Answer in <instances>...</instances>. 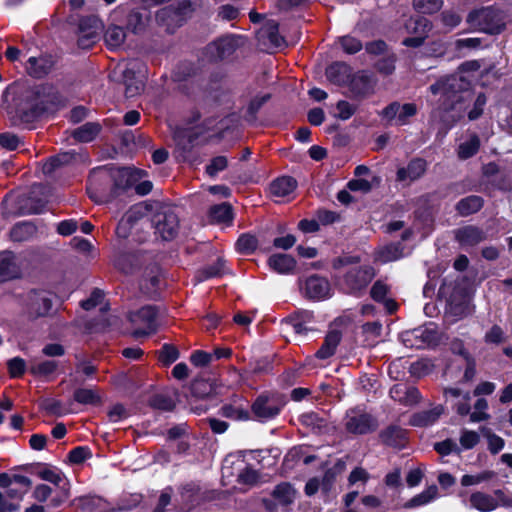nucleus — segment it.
<instances>
[{
    "label": "nucleus",
    "mask_w": 512,
    "mask_h": 512,
    "mask_svg": "<svg viewBox=\"0 0 512 512\" xmlns=\"http://www.w3.org/2000/svg\"><path fill=\"white\" fill-rule=\"evenodd\" d=\"M143 170L135 168L100 167L90 175L87 192L97 203L110 202L128 192L134 187L140 196L149 194L153 188L151 181L144 180Z\"/></svg>",
    "instance_id": "nucleus-1"
},
{
    "label": "nucleus",
    "mask_w": 512,
    "mask_h": 512,
    "mask_svg": "<svg viewBox=\"0 0 512 512\" xmlns=\"http://www.w3.org/2000/svg\"><path fill=\"white\" fill-rule=\"evenodd\" d=\"M433 95H440L439 108L444 112H455L460 119L473 99L471 83L462 75H450L439 79L429 87Z\"/></svg>",
    "instance_id": "nucleus-2"
},
{
    "label": "nucleus",
    "mask_w": 512,
    "mask_h": 512,
    "mask_svg": "<svg viewBox=\"0 0 512 512\" xmlns=\"http://www.w3.org/2000/svg\"><path fill=\"white\" fill-rule=\"evenodd\" d=\"M60 103V96L47 86L21 88L14 99L16 115L24 122L53 112Z\"/></svg>",
    "instance_id": "nucleus-3"
},
{
    "label": "nucleus",
    "mask_w": 512,
    "mask_h": 512,
    "mask_svg": "<svg viewBox=\"0 0 512 512\" xmlns=\"http://www.w3.org/2000/svg\"><path fill=\"white\" fill-rule=\"evenodd\" d=\"M468 24L487 34H499L505 28L501 12L492 7H484L470 12L467 16Z\"/></svg>",
    "instance_id": "nucleus-4"
},
{
    "label": "nucleus",
    "mask_w": 512,
    "mask_h": 512,
    "mask_svg": "<svg viewBox=\"0 0 512 512\" xmlns=\"http://www.w3.org/2000/svg\"><path fill=\"white\" fill-rule=\"evenodd\" d=\"M193 11L194 7L191 1L184 0L177 7L166 6L159 9L156 13V21L168 33H173L178 27L183 25Z\"/></svg>",
    "instance_id": "nucleus-5"
},
{
    "label": "nucleus",
    "mask_w": 512,
    "mask_h": 512,
    "mask_svg": "<svg viewBox=\"0 0 512 512\" xmlns=\"http://www.w3.org/2000/svg\"><path fill=\"white\" fill-rule=\"evenodd\" d=\"M286 401L279 393H263L252 404V412L259 421H268L277 417Z\"/></svg>",
    "instance_id": "nucleus-6"
},
{
    "label": "nucleus",
    "mask_w": 512,
    "mask_h": 512,
    "mask_svg": "<svg viewBox=\"0 0 512 512\" xmlns=\"http://www.w3.org/2000/svg\"><path fill=\"white\" fill-rule=\"evenodd\" d=\"M245 44V37L230 34L223 36L206 47L208 57L213 61H221L232 56Z\"/></svg>",
    "instance_id": "nucleus-7"
},
{
    "label": "nucleus",
    "mask_w": 512,
    "mask_h": 512,
    "mask_svg": "<svg viewBox=\"0 0 512 512\" xmlns=\"http://www.w3.org/2000/svg\"><path fill=\"white\" fill-rule=\"evenodd\" d=\"M344 427L348 433L362 435L377 429V420L360 408L350 409L344 417Z\"/></svg>",
    "instance_id": "nucleus-8"
},
{
    "label": "nucleus",
    "mask_w": 512,
    "mask_h": 512,
    "mask_svg": "<svg viewBox=\"0 0 512 512\" xmlns=\"http://www.w3.org/2000/svg\"><path fill=\"white\" fill-rule=\"evenodd\" d=\"M145 65L139 60H130L127 62L122 75L125 84V96L127 98L135 97L140 94L144 88Z\"/></svg>",
    "instance_id": "nucleus-9"
},
{
    "label": "nucleus",
    "mask_w": 512,
    "mask_h": 512,
    "mask_svg": "<svg viewBox=\"0 0 512 512\" xmlns=\"http://www.w3.org/2000/svg\"><path fill=\"white\" fill-rule=\"evenodd\" d=\"M25 312L31 319L47 316L52 308V295L48 291L33 290L25 298Z\"/></svg>",
    "instance_id": "nucleus-10"
},
{
    "label": "nucleus",
    "mask_w": 512,
    "mask_h": 512,
    "mask_svg": "<svg viewBox=\"0 0 512 512\" xmlns=\"http://www.w3.org/2000/svg\"><path fill=\"white\" fill-rule=\"evenodd\" d=\"M103 24L97 16L83 17L78 25L77 44L81 49H89L100 39Z\"/></svg>",
    "instance_id": "nucleus-11"
},
{
    "label": "nucleus",
    "mask_w": 512,
    "mask_h": 512,
    "mask_svg": "<svg viewBox=\"0 0 512 512\" xmlns=\"http://www.w3.org/2000/svg\"><path fill=\"white\" fill-rule=\"evenodd\" d=\"M404 28L408 34L413 36L405 38L402 44L407 47L417 48L424 43L432 28V24L427 18L423 16H416L410 17L405 22Z\"/></svg>",
    "instance_id": "nucleus-12"
},
{
    "label": "nucleus",
    "mask_w": 512,
    "mask_h": 512,
    "mask_svg": "<svg viewBox=\"0 0 512 512\" xmlns=\"http://www.w3.org/2000/svg\"><path fill=\"white\" fill-rule=\"evenodd\" d=\"M157 310L153 306H145L137 312L131 314V322L139 326L136 328L132 335L136 338L146 336L156 332L157 330Z\"/></svg>",
    "instance_id": "nucleus-13"
},
{
    "label": "nucleus",
    "mask_w": 512,
    "mask_h": 512,
    "mask_svg": "<svg viewBox=\"0 0 512 512\" xmlns=\"http://www.w3.org/2000/svg\"><path fill=\"white\" fill-rule=\"evenodd\" d=\"M417 113V106L414 103L400 104L392 102L386 106L379 115L389 124L394 123L398 126H404L409 123V119Z\"/></svg>",
    "instance_id": "nucleus-14"
},
{
    "label": "nucleus",
    "mask_w": 512,
    "mask_h": 512,
    "mask_svg": "<svg viewBox=\"0 0 512 512\" xmlns=\"http://www.w3.org/2000/svg\"><path fill=\"white\" fill-rule=\"evenodd\" d=\"M374 276V269L370 266L355 267L346 273L344 283L351 293H356L365 289Z\"/></svg>",
    "instance_id": "nucleus-15"
},
{
    "label": "nucleus",
    "mask_w": 512,
    "mask_h": 512,
    "mask_svg": "<svg viewBox=\"0 0 512 512\" xmlns=\"http://www.w3.org/2000/svg\"><path fill=\"white\" fill-rule=\"evenodd\" d=\"M179 230V219L173 211L164 212L156 216L155 233L163 240H172Z\"/></svg>",
    "instance_id": "nucleus-16"
},
{
    "label": "nucleus",
    "mask_w": 512,
    "mask_h": 512,
    "mask_svg": "<svg viewBox=\"0 0 512 512\" xmlns=\"http://www.w3.org/2000/svg\"><path fill=\"white\" fill-rule=\"evenodd\" d=\"M406 336L416 340V343H412L411 346H416L417 348L436 345L440 340L437 327L433 323L418 327L406 333Z\"/></svg>",
    "instance_id": "nucleus-17"
},
{
    "label": "nucleus",
    "mask_w": 512,
    "mask_h": 512,
    "mask_svg": "<svg viewBox=\"0 0 512 512\" xmlns=\"http://www.w3.org/2000/svg\"><path fill=\"white\" fill-rule=\"evenodd\" d=\"M427 169V162L422 158L412 159L406 167L397 170L396 180L398 182H413L421 178Z\"/></svg>",
    "instance_id": "nucleus-18"
},
{
    "label": "nucleus",
    "mask_w": 512,
    "mask_h": 512,
    "mask_svg": "<svg viewBox=\"0 0 512 512\" xmlns=\"http://www.w3.org/2000/svg\"><path fill=\"white\" fill-rule=\"evenodd\" d=\"M375 81L373 77L365 71H359L353 75L350 80V91L356 97H366L373 93Z\"/></svg>",
    "instance_id": "nucleus-19"
},
{
    "label": "nucleus",
    "mask_w": 512,
    "mask_h": 512,
    "mask_svg": "<svg viewBox=\"0 0 512 512\" xmlns=\"http://www.w3.org/2000/svg\"><path fill=\"white\" fill-rule=\"evenodd\" d=\"M303 289L306 297L321 300L329 296L330 285L325 278L313 275L306 280Z\"/></svg>",
    "instance_id": "nucleus-20"
},
{
    "label": "nucleus",
    "mask_w": 512,
    "mask_h": 512,
    "mask_svg": "<svg viewBox=\"0 0 512 512\" xmlns=\"http://www.w3.org/2000/svg\"><path fill=\"white\" fill-rule=\"evenodd\" d=\"M455 238L463 246H475L486 239V234L479 227L467 225L455 230Z\"/></svg>",
    "instance_id": "nucleus-21"
},
{
    "label": "nucleus",
    "mask_w": 512,
    "mask_h": 512,
    "mask_svg": "<svg viewBox=\"0 0 512 512\" xmlns=\"http://www.w3.org/2000/svg\"><path fill=\"white\" fill-rule=\"evenodd\" d=\"M499 506V502L496 497L477 491L470 495L469 507L476 509L480 512H491Z\"/></svg>",
    "instance_id": "nucleus-22"
},
{
    "label": "nucleus",
    "mask_w": 512,
    "mask_h": 512,
    "mask_svg": "<svg viewBox=\"0 0 512 512\" xmlns=\"http://www.w3.org/2000/svg\"><path fill=\"white\" fill-rule=\"evenodd\" d=\"M444 408L442 405H437L429 410H424L412 415L410 424L417 427H426L434 424L439 417L443 414Z\"/></svg>",
    "instance_id": "nucleus-23"
},
{
    "label": "nucleus",
    "mask_w": 512,
    "mask_h": 512,
    "mask_svg": "<svg viewBox=\"0 0 512 512\" xmlns=\"http://www.w3.org/2000/svg\"><path fill=\"white\" fill-rule=\"evenodd\" d=\"M483 205L484 199L481 196L469 195L460 199L456 203L455 209L460 216L467 217L480 211Z\"/></svg>",
    "instance_id": "nucleus-24"
},
{
    "label": "nucleus",
    "mask_w": 512,
    "mask_h": 512,
    "mask_svg": "<svg viewBox=\"0 0 512 512\" xmlns=\"http://www.w3.org/2000/svg\"><path fill=\"white\" fill-rule=\"evenodd\" d=\"M19 275V268L15 262L12 252L0 254V283L16 278Z\"/></svg>",
    "instance_id": "nucleus-25"
},
{
    "label": "nucleus",
    "mask_w": 512,
    "mask_h": 512,
    "mask_svg": "<svg viewBox=\"0 0 512 512\" xmlns=\"http://www.w3.org/2000/svg\"><path fill=\"white\" fill-rule=\"evenodd\" d=\"M53 65L51 57H30L27 61V70L30 75L41 78L51 71Z\"/></svg>",
    "instance_id": "nucleus-26"
},
{
    "label": "nucleus",
    "mask_w": 512,
    "mask_h": 512,
    "mask_svg": "<svg viewBox=\"0 0 512 512\" xmlns=\"http://www.w3.org/2000/svg\"><path fill=\"white\" fill-rule=\"evenodd\" d=\"M268 265L277 273L288 274L295 269L296 261L288 254H274L269 257Z\"/></svg>",
    "instance_id": "nucleus-27"
},
{
    "label": "nucleus",
    "mask_w": 512,
    "mask_h": 512,
    "mask_svg": "<svg viewBox=\"0 0 512 512\" xmlns=\"http://www.w3.org/2000/svg\"><path fill=\"white\" fill-rule=\"evenodd\" d=\"M342 339V334L338 330H331L327 333L324 343L316 352V357L319 359H327L334 355L337 346Z\"/></svg>",
    "instance_id": "nucleus-28"
},
{
    "label": "nucleus",
    "mask_w": 512,
    "mask_h": 512,
    "mask_svg": "<svg viewBox=\"0 0 512 512\" xmlns=\"http://www.w3.org/2000/svg\"><path fill=\"white\" fill-rule=\"evenodd\" d=\"M125 40L126 32L120 25L110 24L104 32L105 44L111 50L120 48Z\"/></svg>",
    "instance_id": "nucleus-29"
},
{
    "label": "nucleus",
    "mask_w": 512,
    "mask_h": 512,
    "mask_svg": "<svg viewBox=\"0 0 512 512\" xmlns=\"http://www.w3.org/2000/svg\"><path fill=\"white\" fill-rule=\"evenodd\" d=\"M380 438L386 445L392 447H403L406 443V432L399 426H390L381 431Z\"/></svg>",
    "instance_id": "nucleus-30"
},
{
    "label": "nucleus",
    "mask_w": 512,
    "mask_h": 512,
    "mask_svg": "<svg viewBox=\"0 0 512 512\" xmlns=\"http://www.w3.org/2000/svg\"><path fill=\"white\" fill-rule=\"evenodd\" d=\"M78 157L79 155L73 151L63 152L51 157L43 164V173L45 175H50L60 166L76 161Z\"/></svg>",
    "instance_id": "nucleus-31"
},
{
    "label": "nucleus",
    "mask_w": 512,
    "mask_h": 512,
    "mask_svg": "<svg viewBox=\"0 0 512 512\" xmlns=\"http://www.w3.org/2000/svg\"><path fill=\"white\" fill-rule=\"evenodd\" d=\"M101 125L98 122H87L72 131L75 140L82 143L93 141L101 131Z\"/></svg>",
    "instance_id": "nucleus-32"
},
{
    "label": "nucleus",
    "mask_w": 512,
    "mask_h": 512,
    "mask_svg": "<svg viewBox=\"0 0 512 512\" xmlns=\"http://www.w3.org/2000/svg\"><path fill=\"white\" fill-rule=\"evenodd\" d=\"M297 187L294 178L283 176L274 180L270 185V192L276 197H285L291 194Z\"/></svg>",
    "instance_id": "nucleus-33"
},
{
    "label": "nucleus",
    "mask_w": 512,
    "mask_h": 512,
    "mask_svg": "<svg viewBox=\"0 0 512 512\" xmlns=\"http://www.w3.org/2000/svg\"><path fill=\"white\" fill-rule=\"evenodd\" d=\"M36 232V226L32 222H19L12 227L10 238L15 242H24L33 238Z\"/></svg>",
    "instance_id": "nucleus-34"
},
{
    "label": "nucleus",
    "mask_w": 512,
    "mask_h": 512,
    "mask_svg": "<svg viewBox=\"0 0 512 512\" xmlns=\"http://www.w3.org/2000/svg\"><path fill=\"white\" fill-rule=\"evenodd\" d=\"M438 497V488L436 485H431L420 494L415 495L404 504V508L411 509L419 506L426 505Z\"/></svg>",
    "instance_id": "nucleus-35"
},
{
    "label": "nucleus",
    "mask_w": 512,
    "mask_h": 512,
    "mask_svg": "<svg viewBox=\"0 0 512 512\" xmlns=\"http://www.w3.org/2000/svg\"><path fill=\"white\" fill-rule=\"evenodd\" d=\"M74 400L83 405H97L101 402V397L97 390L92 388H77L73 394Z\"/></svg>",
    "instance_id": "nucleus-36"
},
{
    "label": "nucleus",
    "mask_w": 512,
    "mask_h": 512,
    "mask_svg": "<svg viewBox=\"0 0 512 512\" xmlns=\"http://www.w3.org/2000/svg\"><path fill=\"white\" fill-rule=\"evenodd\" d=\"M138 264V257L131 253H121L114 261L115 267L125 274L132 273Z\"/></svg>",
    "instance_id": "nucleus-37"
},
{
    "label": "nucleus",
    "mask_w": 512,
    "mask_h": 512,
    "mask_svg": "<svg viewBox=\"0 0 512 512\" xmlns=\"http://www.w3.org/2000/svg\"><path fill=\"white\" fill-rule=\"evenodd\" d=\"M274 498L283 505L291 504L296 497V491L289 483L277 485L273 491Z\"/></svg>",
    "instance_id": "nucleus-38"
},
{
    "label": "nucleus",
    "mask_w": 512,
    "mask_h": 512,
    "mask_svg": "<svg viewBox=\"0 0 512 512\" xmlns=\"http://www.w3.org/2000/svg\"><path fill=\"white\" fill-rule=\"evenodd\" d=\"M210 218L216 222H229L233 218L232 207L228 203L214 205L209 210Z\"/></svg>",
    "instance_id": "nucleus-39"
},
{
    "label": "nucleus",
    "mask_w": 512,
    "mask_h": 512,
    "mask_svg": "<svg viewBox=\"0 0 512 512\" xmlns=\"http://www.w3.org/2000/svg\"><path fill=\"white\" fill-rule=\"evenodd\" d=\"M226 261L219 257L215 263L208 265L203 270H201L198 274V280L203 281L213 277H219L223 275L226 271L225 268Z\"/></svg>",
    "instance_id": "nucleus-40"
},
{
    "label": "nucleus",
    "mask_w": 512,
    "mask_h": 512,
    "mask_svg": "<svg viewBox=\"0 0 512 512\" xmlns=\"http://www.w3.org/2000/svg\"><path fill=\"white\" fill-rule=\"evenodd\" d=\"M262 35L267 37L274 47H280L284 44V38L279 34V25L276 21L270 20L262 29Z\"/></svg>",
    "instance_id": "nucleus-41"
},
{
    "label": "nucleus",
    "mask_w": 512,
    "mask_h": 512,
    "mask_svg": "<svg viewBox=\"0 0 512 512\" xmlns=\"http://www.w3.org/2000/svg\"><path fill=\"white\" fill-rule=\"evenodd\" d=\"M480 147V139L477 135H472L469 140L461 143L458 148V157L460 159H468L474 156Z\"/></svg>",
    "instance_id": "nucleus-42"
},
{
    "label": "nucleus",
    "mask_w": 512,
    "mask_h": 512,
    "mask_svg": "<svg viewBox=\"0 0 512 512\" xmlns=\"http://www.w3.org/2000/svg\"><path fill=\"white\" fill-rule=\"evenodd\" d=\"M382 324L378 321L368 322L362 326V332L365 336V344L373 346L377 343L381 335Z\"/></svg>",
    "instance_id": "nucleus-43"
},
{
    "label": "nucleus",
    "mask_w": 512,
    "mask_h": 512,
    "mask_svg": "<svg viewBox=\"0 0 512 512\" xmlns=\"http://www.w3.org/2000/svg\"><path fill=\"white\" fill-rule=\"evenodd\" d=\"M413 8L421 14H434L443 7L444 0H413Z\"/></svg>",
    "instance_id": "nucleus-44"
},
{
    "label": "nucleus",
    "mask_w": 512,
    "mask_h": 512,
    "mask_svg": "<svg viewBox=\"0 0 512 512\" xmlns=\"http://www.w3.org/2000/svg\"><path fill=\"white\" fill-rule=\"evenodd\" d=\"M327 79L334 84H342L347 77V67L342 63H333L326 69Z\"/></svg>",
    "instance_id": "nucleus-45"
},
{
    "label": "nucleus",
    "mask_w": 512,
    "mask_h": 512,
    "mask_svg": "<svg viewBox=\"0 0 512 512\" xmlns=\"http://www.w3.org/2000/svg\"><path fill=\"white\" fill-rule=\"evenodd\" d=\"M257 246V238L249 233L242 234L236 242L237 251L245 255L253 253L256 250Z\"/></svg>",
    "instance_id": "nucleus-46"
},
{
    "label": "nucleus",
    "mask_w": 512,
    "mask_h": 512,
    "mask_svg": "<svg viewBox=\"0 0 512 512\" xmlns=\"http://www.w3.org/2000/svg\"><path fill=\"white\" fill-rule=\"evenodd\" d=\"M145 26L142 14L139 11L131 10L126 14V27L134 33L141 31Z\"/></svg>",
    "instance_id": "nucleus-47"
},
{
    "label": "nucleus",
    "mask_w": 512,
    "mask_h": 512,
    "mask_svg": "<svg viewBox=\"0 0 512 512\" xmlns=\"http://www.w3.org/2000/svg\"><path fill=\"white\" fill-rule=\"evenodd\" d=\"M162 284V276L161 272L157 267L153 268L142 284V287L147 290V292H154L160 289Z\"/></svg>",
    "instance_id": "nucleus-48"
},
{
    "label": "nucleus",
    "mask_w": 512,
    "mask_h": 512,
    "mask_svg": "<svg viewBox=\"0 0 512 512\" xmlns=\"http://www.w3.org/2000/svg\"><path fill=\"white\" fill-rule=\"evenodd\" d=\"M336 109L337 113L334 115V117L345 121L351 118L356 113L357 106L348 101L340 100L336 104Z\"/></svg>",
    "instance_id": "nucleus-49"
},
{
    "label": "nucleus",
    "mask_w": 512,
    "mask_h": 512,
    "mask_svg": "<svg viewBox=\"0 0 512 512\" xmlns=\"http://www.w3.org/2000/svg\"><path fill=\"white\" fill-rule=\"evenodd\" d=\"M179 358L178 349L170 344H164L159 352V360L165 366H169Z\"/></svg>",
    "instance_id": "nucleus-50"
},
{
    "label": "nucleus",
    "mask_w": 512,
    "mask_h": 512,
    "mask_svg": "<svg viewBox=\"0 0 512 512\" xmlns=\"http://www.w3.org/2000/svg\"><path fill=\"white\" fill-rule=\"evenodd\" d=\"M461 450H469L474 448L480 441V436L477 432L463 429L460 435Z\"/></svg>",
    "instance_id": "nucleus-51"
},
{
    "label": "nucleus",
    "mask_w": 512,
    "mask_h": 512,
    "mask_svg": "<svg viewBox=\"0 0 512 512\" xmlns=\"http://www.w3.org/2000/svg\"><path fill=\"white\" fill-rule=\"evenodd\" d=\"M57 368L55 361L46 360L42 362H35L31 364L30 371L35 375L46 376L52 374Z\"/></svg>",
    "instance_id": "nucleus-52"
},
{
    "label": "nucleus",
    "mask_w": 512,
    "mask_h": 512,
    "mask_svg": "<svg viewBox=\"0 0 512 512\" xmlns=\"http://www.w3.org/2000/svg\"><path fill=\"white\" fill-rule=\"evenodd\" d=\"M434 449L437 453L443 456L449 455L451 453H461V448L458 446L456 441L452 439H446L444 441L435 443Z\"/></svg>",
    "instance_id": "nucleus-53"
},
{
    "label": "nucleus",
    "mask_w": 512,
    "mask_h": 512,
    "mask_svg": "<svg viewBox=\"0 0 512 512\" xmlns=\"http://www.w3.org/2000/svg\"><path fill=\"white\" fill-rule=\"evenodd\" d=\"M228 166V160L225 156L214 157L210 163L206 166V173L210 177H215L219 172L226 169Z\"/></svg>",
    "instance_id": "nucleus-54"
},
{
    "label": "nucleus",
    "mask_w": 512,
    "mask_h": 512,
    "mask_svg": "<svg viewBox=\"0 0 512 512\" xmlns=\"http://www.w3.org/2000/svg\"><path fill=\"white\" fill-rule=\"evenodd\" d=\"M396 56L391 53L380 59L376 64L378 72L384 75H390L395 70Z\"/></svg>",
    "instance_id": "nucleus-55"
},
{
    "label": "nucleus",
    "mask_w": 512,
    "mask_h": 512,
    "mask_svg": "<svg viewBox=\"0 0 512 512\" xmlns=\"http://www.w3.org/2000/svg\"><path fill=\"white\" fill-rule=\"evenodd\" d=\"M482 431L485 432L484 435L487 437L488 440V449L492 454H497L504 448L505 442L500 436L491 433L490 431L484 428L482 429Z\"/></svg>",
    "instance_id": "nucleus-56"
},
{
    "label": "nucleus",
    "mask_w": 512,
    "mask_h": 512,
    "mask_svg": "<svg viewBox=\"0 0 512 512\" xmlns=\"http://www.w3.org/2000/svg\"><path fill=\"white\" fill-rule=\"evenodd\" d=\"M486 101L487 99L484 93H479L477 95L476 99L474 100L473 108L468 112L469 120H476L482 115Z\"/></svg>",
    "instance_id": "nucleus-57"
},
{
    "label": "nucleus",
    "mask_w": 512,
    "mask_h": 512,
    "mask_svg": "<svg viewBox=\"0 0 512 512\" xmlns=\"http://www.w3.org/2000/svg\"><path fill=\"white\" fill-rule=\"evenodd\" d=\"M340 43L344 51L348 54H355L362 49L361 41L351 36L341 37Z\"/></svg>",
    "instance_id": "nucleus-58"
},
{
    "label": "nucleus",
    "mask_w": 512,
    "mask_h": 512,
    "mask_svg": "<svg viewBox=\"0 0 512 512\" xmlns=\"http://www.w3.org/2000/svg\"><path fill=\"white\" fill-rule=\"evenodd\" d=\"M90 457V449L85 446H78L69 452V460L74 464H80Z\"/></svg>",
    "instance_id": "nucleus-59"
},
{
    "label": "nucleus",
    "mask_w": 512,
    "mask_h": 512,
    "mask_svg": "<svg viewBox=\"0 0 512 512\" xmlns=\"http://www.w3.org/2000/svg\"><path fill=\"white\" fill-rule=\"evenodd\" d=\"M151 405L159 410L171 411L174 409L175 404L173 400L165 395H156L151 400Z\"/></svg>",
    "instance_id": "nucleus-60"
},
{
    "label": "nucleus",
    "mask_w": 512,
    "mask_h": 512,
    "mask_svg": "<svg viewBox=\"0 0 512 512\" xmlns=\"http://www.w3.org/2000/svg\"><path fill=\"white\" fill-rule=\"evenodd\" d=\"M221 414L224 417L236 419V420H246L248 419V412L243 409L233 407L232 405H225L221 408Z\"/></svg>",
    "instance_id": "nucleus-61"
},
{
    "label": "nucleus",
    "mask_w": 512,
    "mask_h": 512,
    "mask_svg": "<svg viewBox=\"0 0 512 512\" xmlns=\"http://www.w3.org/2000/svg\"><path fill=\"white\" fill-rule=\"evenodd\" d=\"M300 420L303 425L315 428H322L325 425V421L318 416L317 413L309 412L301 415Z\"/></svg>",
    "instance_id": "nucleus-62"
},
{
    "label": "nucleus",
    "mask_w": 512,
    "mask_h": 512,
    "mask_svg": "<svg viewBox=\"0 0 512 512\" xmlns=\"http://www.w3.org/2000/svg\"><path fill=\"white\" fill-rule=\"evenodd\" d=\"M8 370L12 377H20L25 372V361L20 357L12 358L8 361Z\"/></svg>",
    "instance_id": "nucleus-63"
},
{
    "label": "nucleus",
    "mask_w": 512,
    "mask_h": 512,
    "mask_svg": "<svg viewBox=\"0 0 512 512\" xmlns=\"http://www.w3.org/2000/svg\"><path fill=\"white\" fill-rule=\"evenodd\" d=\"M259 480L258 472L249 467L242 470L238 475V481L242 484L253 486Z\"/></svg>",
    "instance_id": "nucleus-64"
}]
</instances>
